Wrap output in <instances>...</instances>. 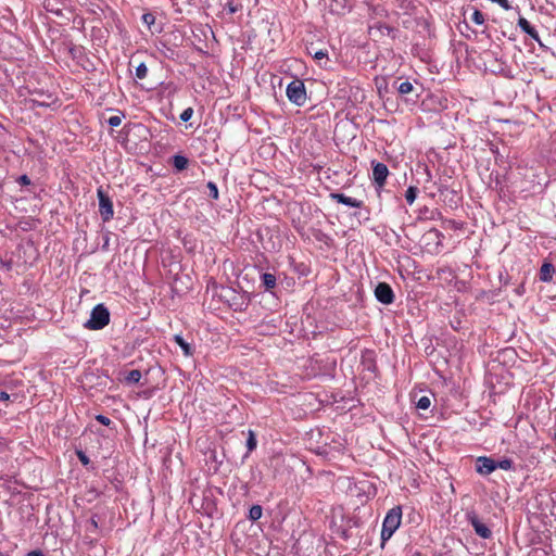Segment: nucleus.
<instances>
[{
	"instance_id": "42",
	"label": "nucleus",
	"mask_w": 556,
	"mask_h": 556,
	"mask_svg": "<svg viewBox=\"0 0 556 556\" xmlns=\"http://www.w3.org/2000/svg\"><path fill=\"white\" fill-rule=\"evenodd\" d=\"M555 441H556V433H555Z\"/></svg>"
},
{
	"instance_id": "34",
	"label": "nucleus",
	"mask_w": 556,
	"mask_h": 556,
	"mask_svg": "<svg viewBox=\"0 0 556 556\" xmlns=\"http://www.w3.org/2000/svg\"><path fill=\"white\" fill-rule=\"evenodd\" d=\"M17 182L21 185V186H28L31 184L29 177L27 175H22L17 178Z\"/></svg>"
},
{
	"instance_id": "17",
	"label": "nucleus",
	"mask_w": 556,
	"mask_h": 556,
	"mask_svg": "<svg viewBox=\"0 0 556 556\" xmlns=\"http://www.w3.org/2000/svg\"><path fill=\"white\" fill-rule=\"evenodd\" d=\"M142 375L139 369H132L125 374L124 376V382L126 384H136L140 381Z\"/></svg>"
},
{
	"instance_id": "11",
	"label": "nucleus",
	"mask_w": 556,
	"mask_h": 556,
	"mask_svg": "<svg viewBox=\"0 0 556 556\" xmlns=\"http://www.w3.org/2000/svg\"><path fill=\"white\" fill-rule=\"evenodd\" d=\"M230 292H231V298L229 300L230 307L236 312L244 311L249 305V302H250L249 299L243 294L236 293L233 290H231Z\"/></svg>"
},
{
	"instance_id": "6",
	"label": "nucleus",
	"mask_w": 556,
	"mask_h": 556,
	"mask_svg": "<svg viewBox=\"0 0 556 556\" xmlns=\"http://www.w3.org/2000/svg\"><path fill=\"white\" fill-rule=\"evenodd\" d=\"M466 519L471 525L478 536L482 539H490L492 536L491 529L480 520L475 510L467 511Z\"/></svg>"
},
{
	"instance_id": "3",
	"label": "nucleus",
	"mask_w": 556,
	"mask_h": 556,
	"mask_svg": "<svg viewBox=\"0 0 556 556\" xmlns=\"http://www.w3.org/2000/svg\"><path fill=\"white\" fill-rule=\"evenodd\" d=\"M289 101L298 106H303L307 100L306 88L301 79H293L286 90Z\"/></svg>"
},
{
	"instance_id": "16",
	"label": "nucleus",
	"mask_w": 556,
	"mask_h": 556,
	"mask_svg": "<svg viewBox=\"0 0 556 556\" xmlns=\"http://www.w3.org/2000/svg\"><path fill=\"white\" fill-rule=\"evenodd\" d=\"M172 164L177 172H181L187 168L189 160L181 154H176L172 157Z\"/></svg>"
},
{
	"instance_id": "7",
	"label": "nucleus",
	"mask_w": 556,
	"mask_h": 556,
	"mask_svg": "<svg viewBox=\"0 0 556 556\" xmlns=\"http://www.w3.org/2000/svg\"><path fill=\"white\" fill-rule=\"evenodd\" d=\"M375 298L378 302L384 305H390L394 302L395 295L391 286L387 282H379L375 290Z\"/></svg>"
},
{
	"instance_id": "4",
	"label": "nucleus",
	"mask_w": 556,
	"mask_h": 556,
	"mask_svg": "<svg viewBox=\"0 0 556 556\" xmlns=\"http://www.w3.org/2000/svg\"><path fill=\"white\" fill-rule=\"evenodd\" d=\"M99 200V213L104 223L111 220L114 215L113 202L102 187L97 189Z\"/></svg>"
},
{
	"instance_id": "40",
	"label": "nucleus",
	"mask_w": 556,
	"mask_h": 556,
	"mask_svg": "<svg viewBox=\"0 0 556 556\" xmlns=\"http://www.w3.org/2000/svg\"><path fill=\"white\" fill-rule=\"evenodd\" d=\"M5 266H7L8 269H10L11 268V263H7Z\"/></svg>"
},
{
	"instance_id": "8",
	"label": "nucleus",
	"mask_w": 556,
	"mask_h": 556,
	"mask_svg": "<svg viewBox=\"0 0 556 556\" xmlns=\"http://www.w3.org/2000/svg\"><path fill=\"white\" fill-rule=\"evenodd\" d=\"M476 470L482 476H488L496 470L495 459L488 456H479L476 459Z\"/></svg>"
},
{
	"instance_id": "24",
	"label": "nucleus",
	"mask_w": 556,
	"mask_h": 556,
	"mask_svg": "<svg viewBox=\"0 0 556 556\" xmlns=\"http://www.w3.org/2000/svg\"><path fill=\"white\" fill-rule=\"evenodd\" d=\"M414 87L412 85V83L409 81H403L397 87V91L401 93V94H407V93H410L413 91Z\"/></svg>"
},
{
	"instance_id": "36",
	"label": "nucleus",
	"mask_w": 556,
	"mask_h": 556,
	"mask_svg": "<svg viewBox=\"0 0 556 556\" xmlns=\"http://www.w3.org/2000/svg\"><path fill=\"white\" fill-rule=\"evenodd\" d=\"M27 556H45L43 552L41 549H34L30 551Z\"/></svg>"
},
{
	"instance_id": "32",
	"label": "nucleus",
	"mask_w": 556,
	"mask_h": 556,
	"mask_svg": "<svg viewBox=\"0 0 556 556\" xmlns=\"http://www.w3.org/2000/svg\"><path fill=\"white\" fill-rule=\"evenodd\" d=\"M142 22L148 26H151L155 22V16L152 13H144L142 15Z\"/></svg>"
},
{
	"instance_id": "15",
	"label": "nucleus",
	"mask_w": 556,
	"mask_h": 556,
	"mask_svg": "<svg viewBox=\"0 0 556 556\" xmlns=\"http://www.w3.org/2000/svg\"><path fill=\"white\" fill-rule=\"evenodd\" d=\"M261 283L266 291H270L277 285L276 276L270 273H263L261 275Z\"/></svg>"
},
{
	"instance_id": "9",
	"label": "nucleus",
	"mask_w": 556,
	"mask_h": 556,
	"mask_svg": "<svg viewBox=\"0 0 556 556\" xmlns=\"http://www.w3.org/2000/svg\"><path fill=\"white\" fill-rule=\"evenodd\" d=\"M518 27L526 33L528 36H530L533 40H535L540 48L545 49V45L541 41L538 30L530 24V22L520 16L517 22Z\"/></svg>"
},
{
	"instance_id": "18",
	"label": "nucleus",
	"mask_w": 556,
	"mask_h": 556,
	"mask_svg": "<svg viewBox=\"0 0 556 556\" xmlns=\"http://www.w3.org/2000/svg\"><path fill=\"white\" fill-rule=\"evenodd\" d=\"M263 514V508L261 505H253L249 510V519L251 521H257L261 519Z\"/></svg>"
},
{
	"instance_id": "1",
	"label": "nucleus",
	"mask_w": 556,
	"mask_h": 556,
	"mask_svg": "<svg viewBox=\"0 0 556 556\" xmlns=\"http://www.w3.org/2000/svg\"><path fill=\"white\" fill-rule=\"evenodd\" d=\"M402 521V507L401 506H394L391 508L382 522V529H381V547H384L388 540L392 538L394 532L399 529Z\"/></svg>"
},
{
	"instance_id": "28",
	"label": "nucleus",
	"mask_w": 556,
	"mask_h": 556,
	"mask_svg": "<svg viewBox=\"0 0 556 556\" xmlns=\"http://www.w3.org/2000/svg\"><path fill=\"white\" fill-rule=\"evenodd\" d=\"M207 188L210 190V197L214 200L218 199V188L217 185L213 181L207 182Z\"/></svg>"
},
{
	"instance_id": "23",
	"label": "nucleus",
	"mask_w": 556,
	"mask_h": 556,
	"mask_svg": "<svg viewBox=\"0 0 556 556\" xmlns=\"http://www.w3.org/2000/svg\"><path fill=\"white\" fill-rule=\"evenodd\" d=\"M148 75V67L147 65L141 62L137 67H136V77L138 79H144Z\"/></svg>"
},
{
	"instance_id": "10",
	"label": "nucleus",
	"mask_w": 556,
	"mask_h": 556,
	"mask_svg": "<svg viewBox=\"0 0 556 556\" xmlns=\"http://www.w3.org/2000/svg\"><path fill=\"white\" fill-rule=\"evenodd\" d=\"M329 198L340 204H343V205H346L349 207H356V208H359L363 206V201L361 200H357L355 198H352V197H348L345 195L344 193H339V192H331L329 194Z\"/></svg>"
},
{
	"instance_id": "19",
	"label": "nucleus",
	"mask_w": 556,
	"mask_h": 556,
	"mask_svg": "<svg viewBox=\"0 0 556 556\" xmlns=\"http://www.w3.org/2000/svg\"><path fill=\"white\" fill-rule=\"evenodd\" d=\"M363 364L366 366L367 370L375 371L376 370V364L372 358V353L367 352L363 355Z\"/></svg>"
},
{
	"instance_id": "38",
	"label": "nucleus",
	"mask_w": 556,
	"mask_h": 556,
	"mask_svg": "<svg viewBox=\"0 0 556 556\" xmlns=\"http://www.w3.org/2000/svg\"><path fill=\"white\" fill-rule=\"evenodd\" d=\"M321 236H325V235L321 231H319L318 235L316 236V239L321 240Z\"/></svg>"
},
{
	"instance_id": "20",
	"label": "nucleus",
	"mask_w": 556,
	"mask_h": 556,
	"mask_svg": "<svg viewBox=\"0 0 556 556\" xmlns=\"http://www.w3.org/2000/svg\"><path fill=\"white\" fill-rule=\"evenodd\" d=\"M496 469L503 470H511L514 469V460L511 458H503L501 460H495Z\"/></svg>"
},
{
	"instance_id": "35",
	"label": "nucleus",
	"mask_w": 556,
	"mask_h": 556,
	"mask_svg": "<svg viewBox=\"0 0 556 556\" xmlns=\"http://www.w3.org/2000/svg\"><path fill=\"white\" fill-rule=\"evenodd\" d=\"M77 456L83 465L89 464V457L83 451H78Z\"/></svg>"
},
{
	"instance_id": "27",
	"label": "nucleus",
	"mask_w": 556,
	"mask_h": 556,
	"mask_svg": "<svg viewBox=\"0 0 556 556\" xmlns=\"http://www.w3.org/2000/svg\"><path fill=\"white\" fill-rule=\"evenodd\" d=\"M430 405H431V401L428 396H421L416 403L417 408L424 409V410L428 409L430 407Z\"/></svg>"
},
{
	"instance_id": "26",
	"label": "nucleus",
	"mask_w": 556,
	"mask_h": 556,
	"mask_svg": "<svg viewBox=\"0 0 556 556\" xmlns=\"http://www.w3.org/2000/svg\"><path fill=\"white\" fill-rule=\"evenodd\" d=\"M222 5L230 14H233L239 10V7L237 4H235L233 0H226L224 3H222Z\"/></svg>"
},
{
	"instance_id": "29",
	"label": "nucleus",
	"mask_w": 556,
	"mask_h": 556,
	"mask_svg": "<svg viewBox=\"0 0 556 556\" xmlns=\"http://www.w3.org/2000/svg\"><path fill=\"white\" fill-rule=\"evenodd\" d=\"M192 115H193V109L187 108L181 112L180 121L187 123L191 119Z\"/></svg>"
},
{
	"instance_id": "30",
	"label": "nucleus",
	"mask_w": 556,
	"mask_h": 556,
	"mask_svg": "<svg viewBox=\"0 0 556 556\" xmlns=\"http://www.w3.org/2000/svg\"><path fill=\"white\" fill-rule=\"evenodd\" d=\"M309 54H312L313 58L316 60H323L328 56L327 50H323V49L316 50V51L309 50Z\"/></svg>"
},
{
	"instance_id": "12",
	"label": "nucleus",
	"mask_w": 556,
	"mask_h": 556,
	"mask_svg": "<svg viewBox=\"0 0 556 556\" xmlns=\"http://www.w3.org/2000/svg\"><path fill=\"white\" fill-rule=\"evenodd\" d=\"M330 12L337 15H344L352 9L350 0H330L329 3Z\"/></svg>"
},
{
	"instance_id": "21",
	"label": "nucleus",
	"mask_w": 556,
	"mask_h": 556,
	"mask_svg": "<svg viewBox=\"0 0 556 556\" xmlns=\"http://www.w3.org/2000/svg\"><path fill=\"white\" fill-rule=\"evenodd\" d=\"M418 194V188L415 186H409L405 192V199L409 205L414 203Z\"/></svg>"
},
{
	"instance_id": "25",
	"label": "nucleus",
	"mask_w": 556,
	"mask_h": 556,
	"mask_svg": "<svg viewBox=\"0 0 556 556\" xmlns=\"http://www.w3.org/2000/svg\"><path fill=\"white\" fill-rule=\"evenodd\" d=\"M471 20L473 23H476L477 25H482L484 24V15L481 11H479L478 9H476L471 15Z\"/></svg>"
},
{
	"instance_id": "5",
	"label": "nucleus",
	"mask_w": 556,
	"mask_h": 556,
	"mask_svg": "<svg viewBox=\"0 0 556 556\" xmlns=\"http://www.w3.org/2000/svg\"><path fill=\"white\" fill-rule=\"evenodd\" d=\"M389 175V168L381 162H372V182L375 189L380 194L383 186L386 185Z\"/></svg>"
},
{
	"instance_id": "2",
	"label": "nucleus",
	"mask_w": 556,
	"mask_h": 556,
	"mask_svg": "<svg viewBox=\"0 0 556 556\" xmlns=\"http://www.w3.org/2000/svg\"><path fill=\"white\" fill-rule=\"evenodd\" d=\"M110 323V312L104 304L96 305L90 314V318L84 324V327L90 330H101Z\"/></svg>"
},
{
	"instance_id": "13",
	"label": "nucleus",
	"mask_w": 556,
	"mask_h": 556,
	"mask_svg": "<svg viewBox=\"0 0 556 556\" xmlns=\"http://www.w3.org/2000/svg\"><path fill=\"white\" fill-rule=\"evenodd\" d=\"M555 274V267L551 263H544L540 269V280L544 282H548L553 279V275Z\"/></svg>"
},
{
	"instance_id": "31",
	"label": "nucleus",
	"mask_w": 556,
	"mask_h": 556,
	"mask_svg": "<svg viewBox=\"0 0 556 556\" xmlns=\"http://www.w3.org/2000/svg\"><path fill=\"white\" fill-rule=\"evenodd\" d=\"M124 115H113L111 116L109 119H108V124L111 126V127H117L121 125L122 123V117Z\"/></svg>"
},
{
	"instance_id": "14",
	"label": "nucleus",
	"mask_w": 556,
	"mask_h": 556,
	"mask_svg": "<svg viewBox=\"0 0 556 556\" xmlns=\"http://www.w3.org/2000/svg\"><path fill=\"white\" fill-rule=\"evenodd\" d=\"M174 342L177 343L180 349L182 350L184 352V355L185 356H191L193 355V352H194V349L193 346L188 343L184 338L180 334H175L174 338H173Z\"/></svg>"
},
{
	"instance_id": "39",
	"label": "nucleus",
	"mask_w": 556,
	"mask_h": 556,
	"mask_svg": "<svg viewBox=\"0 0 556 556\" xmlns=\"http://www.w3.org/2000/svg\"><path fill=\"white\" fill-rule=\"evenodd\" d=\"M91 525H92L94 528H97V527H98V523H97V521H96L94 519H91Z\"/></svg>"
},
{
	"instance_id": "41",
	"label": "nucleus",
	"mask_w": 556,
	"mask_h": 556,
	"mask_svg": "<svg viewBox=\"0 0 556 556\" xmlns=\"http://www.w3.org/2000/svg\"><path fill=\"white\" fill-rule=\"evenodd\" d=\"M0 556H8V555H4L3 553L0 552Z\"/></svg>"
},
{
	"instance_id": "33",
	"label": "nucleus",
	"mask_w": 556,
	"mask_h": 556,
	"mask_svg": "<svg viewBox=\"0 0 556 556\" xmlns=\"http://www.w3.org/2000/svg\"><path fill=\"white\" fill-rule=\"evenodd\" d=\"M96 420L106 427H109L112 424V420L109 417L101 415V414L96 416Z\"/></svg>"
},
{
	"instance_id": "22",
	"label": "nucleus",
	"mask_w": 556,
	"mask_h": 556,
	"mask_svg": "<svg viewBox=\"0 0 556 556\" xmlns=\"http://www.w3.org/2000/svg\"><path fill=\"white\" fill-rule=\"evenodd\" d=\"M256 445H257L256 435H255L254 431L249 430L248 439H247L248 452L254 451L256 448Z\"/></svg>"
},
{
	"instance_id": "37",
	"label": "nucleus",
	"mask_w": 556,
	"mask_h": 556,
	"mask_svg": "<svg viewBox=\"0 0 556 556\" xmlns=\"http://www.w3.org/2000/svg\"><path fill=\"white\" fill-rule=\"evenodd\" d=\"M9 397H10V395L7 392L0 391V402L8 401Z\"/></svg>"
}]
</instances>
